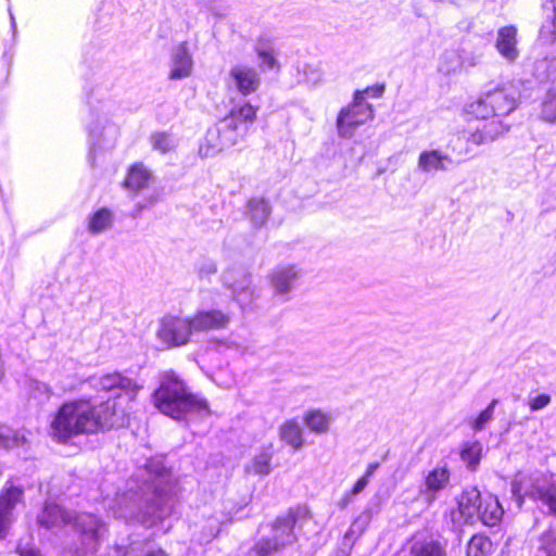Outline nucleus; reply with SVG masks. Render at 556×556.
Wrapping results in <instances>:
<instances>
[{"mask_svg": "<svg viewBox=\"0 0 556 556\" xmlns=\"http://www.w3.org/2000/svg\"><path fill=\"white\" fill-rule=\"evenodd\" d=\"M482 450V444L479 441L467 443L463 447L460 452V458L470 470H476L478 467L481 459Z\"/></svg>", "mask_w": 556, "mask_h": 556, "instance_id": "nucleus-32", "label": "nucleus"}, {"mask_svg": "<svg viewBox=\"0 0 556 556\" xmlns=\"http://www.w3.org/2000/svg\"><path fill=\"white\" fill-rule=\"evenodd\" d=\"M192 71V59L188 52L187 45L180 43L173 54V66L169 77L172 79H181L190 76Z\"/></svg>", "mask_w": 556, "mask_h": 556, "instance_id": "nucleus-20", "label": "nucleus"}, {"mask_svg": "<svg viewBox=\"0 0 556 556\" xmlns=\"http://www.w3.org/2000/svg\"><path fill=\"white\" fill-rule=\"evenodd\" d=\"M451 471L446 465H438L434 468L424 471L422 480L419 485V496L425 503L431 505L434 503L441 492L450 484Z\"/></svg>", "mask_w": 556, "mask_h": 556, "instance_id": "nucleus-13", "label": "nucleus"}, {"mask_svg": "<svg viewBox=\"0 0 556 556\" xmlns=\"http://www.w3.org/2000/svg\"><path fill=\"white\" fill-rule=\"evenodd\" d=\"M368 483L369 481L366 478L361 477L353 488L342 496L339 502V507L341 509L346 508L351 503H353L354 498L366 489Z\"/></svg>", "mask_w": 556, "mask_h": 556, "instance_id": "nucleus-40", "label": "nucleus"}, {"mask_svg": "<svg viewBox=\"0 0 556 556\" xmlns=\"http://www.w3.org/2000/svg\"><path fill=\"white\" fill-rule=\"evenodd\" d=\"M26 439L24 434L9 429L0 428V447L13 448L24 445Z\"/></svg>", "mask_w": 556, "mask_h": 556, "instance_id": "nucleus-38", "label": "nucleus"}, {"mask_svg": "<svg viewBox=\"0 0 556 556\" xmlns=\"http://www.w3.org/2000/svg\"><path fill=\"white\" fill-rule=\"evenodd\" d=\"M37 522L48 530L70 526L60 542L62 556L96 554L108 532L105 522L99 516L90 513H73L52 501L45 502L37 516Z\"/></svg>", "mask_w": 556, "mask_h": 556, "instance_id": "nucleus-2", "label": "nucleus"}, {"mask_svg": "<svg viewBox=\"0 0 556 556\" xmlns=\"http://www.w3.org/2000/svg\"><path fill=\"white\" fill-rule=\"evenodd\" d=\"M379 510L377 502L370 501L363 511L353 520L349 533L351 535H361L369 526L372 516Z\"/></svg>", "mask_w": 556, "mask_h": 556, "instance_id": "nucleus-26", "label": "nucleus"}, {"mask_svg": "<svg viewBox=\"0 0 556 556\" xmlns=\"http://www.w3.org/2000/svg\"><path fill=\"white\" fill-rule=\"evenodd\" d=\"M491 540L482 534L473 535L467 544V556H488L492 552Z\"/></svg>", "mask_w": 556, "mask_h": 556, "instance_id": "nucleus-31", "label": "nucleus"}, {"mask_svg": "<svg viewBox=\"0 0 556 556\" xmlns=\"http://www.w3.org/2000/svg\"><path fill=\"white\" fill-rule=\"evenodd\" d=\"M278 50L264 51L255 53L257 66L261 72H275L279 73L281 64L278 60Z\"/></svg>", "mask_w": 556, "mask_h": 556, "instance_id": "nucleus-33", "label": "nucleus"}, {"mask_svg": "<svg viewBox=\"0 0 556 556\" xmlns=\"http://www.w3.org/2000/svg\"><path fill=\"white\" fill-rule=\"evenodd\" d=\"M412 556H446L444 547L438 542L416 543L410 548Z\"/></svg>", "mask_w": 556, "mask_h": 556, "instance_id": "nucleus-36", "label": "nucleus"}, {"mask_svg": "<svg viewBox=\"0 0 556 556\" xmlns=\"http://www.w3.org/2000/svg\"><path fill=\"white\" fill-rule=\"evenodd\" d=\"M200 153L203 154L204 156L210 155L208 151L203 152V148H200Z\"/></svg>", "mask_w": 556, "mask_h": 556, "instance_id": "nucleus-60", "label": "nucleus"}, {"mask_svg": "<svg viewBox=\"0 0 556 556\" xmlns=\"http://www.w3.org/2000/svg\"><path fill=\"white\" fill-rule=\"evenodd\" d=\"M217 268L216 265L212 262L207 263L200 269V275H210L216 273Z\"/></svg>", "mask_w": 556, "mask_h": 556, "instance_id": "nucleus-52", "label": "nucleus"}, {"mask_svg": "<svg viewBox=\"0 0 556 556\" xmlns=\"http://www.w3.org/2000/svg\"><path fill=\"white\" fill-rule=\"evenodd\" d=\"M153 402L162 414L176 420L210 415L206 400L190 393L185 381L172 370L161 375L160 386L153 393Z\"/></svg>", "mask_w": 556, "mask_h": 556, "instance_id": "nucleus-4", "label": "nucleus"}, {"mask_svg": "<svg viewBox=\"0 0 556 556\" xmlns=\"http://www.w3.org/2000/svg\"><path fill=\"white\" fill-rule=\"evenodd\" d=\"M523 482L515 480L511 483V493L517 498L519 506L522 503L523 495L540 501L542 505L547 507L548 513L556 514V481H551L546 477H538L533 479L530 489H525L522 494Z\"/></svg>", "mask_w": 556, "mask_h": 556, "instance_id": "nucleus-10", "label": "nucleus"}, {"mask_svg": "<svg viewBox=\"0 0 556 556\" xmlns=\"http://www.w3.org/2000/svg\"><path fill=\"white\" fill-rule=\"evenodd\" d=\"M533 75L540 81L556 79V55L535 61Z\"/></svg>", "mask_w": 556, "mask_h": 556, "instance_id": "nucleus-29", "label": "nucleus"}, {"mask_svg": "<svg viewBox=\"0 0 556 556\" xmlns=\"http://www.w3.org/2000/svg\"><path fill=\"white\" fill-rule=\"evenodd\" d=\"M477 508H478L479 513H477V515H475L472 517V523L476 521H481V513L483 511V505H478Z\"/></svg>", "mask_w": 556, "mask_h": 556, "instance_id": "nucleus-55", "label": "nucleus"}, {"mask_svg": "<svg viewBox=\"0 0 556 556\" xmlns=\"http://www.w3.org/2000/svg\"><path fill=\"white\" fill-rule=\"evenodd\" d=\"M304 83L314 87L323 80V73L319 68L313 66H305L304 68Z\"/></svg>", "mask_w": 556, "mask_h": 556, "instance_id": "nucleus-45", "label": "nucleus"}, {"mask_svg": "<svg viewBox=\"0 0 556 556\" xmlns=\"http://www.w3.org/2000/svg\"><path fill=\"white\" fill-rule=\"evenodd\" d=\"M374 117L372 106L363 102V93L355 92L354 102L343 108L337 118V131L341 138L353 137L355 130L361 125Z\"/></svg>", "mask_w": 556, "mask_h": 556, "instance_id": "nucleus-9", "label": "nucleus"}, {"mask_svg": "<svg viewBox=\"0 0 556 556\" xmlns=\"http://www.w3.org/2000/svg\"><path fill=\"white\" fill-rule=\"evenodd\" d=\"M463 54L464 67H473L478 64L480 56L475 53H467L464 49L459 51Z\"/></svg>", "mask_w": 556, "mask_h": 556, "instance_id": "nucleus-49", "label": "nucleus"}, {"mask_svg": "<svg viewBox=\"0 0 556 556\" xmlns=\"http://www.w3.org/2000/svg\"><path fill=\"white\" fill-rule=\"evenodd\" d=\"M383 90H384V87H380L379 94H381Z\"/></svg>", "mask_w": 556, "mask_h": 556, "instance_id": "nucleus-61", "label": "nucleus"}, {"mask_svg": "<svg viewBox=\"0 0 556 556\" xmlns=\"http://www.w3.org/2000/svg\"><path fill=\"white\" fill-rule=\"evenodd\" d=\"M274 456L273 445L264 446L258 454H256L251 462V468L254 473L267 476L271 471V459Z\"/></svg>", "mask_w": 556, "mask_h": 556, "instance_id": "nucleus-27", "label": "nucleus"}, {"mask_svg": "<svg viewBox=\"0 0 556 556\" xmlns=\"http://www.w3.org/2000/svg\"><path fill=\"white\" fill-rule=\"evenodd\" d=\"M21 556H40V554L37 551L34 549H20Z\"/></svg>", "mask_w": 556, "mask_h": 556, "instance_id": "nucleus-54", "label": "nucleus"}, {"mask_svg": "<svg viewBox=\"0 0 556 556\" xmlns=\"http://www.w3.org/2000/svg\"><path fill=\"white\" fill-rule=\"evenodd\" d=\"M121 415L115 409V402L97 404L91 399H79L64 403L55 413L50 424V435L58 442H66L79 434H90L119 425Z\"/></svg>", "mask_w": 556, "mask_h": 556, "instance_id": "nucleus-3", "label": "nucleus"}, {"mask_svg": "<svg viewBox=\"0 0 556 556\" xmlns=\"http://www.w3.org/2000/svg\"><path fill=\"white\" fill-rule=\"evenodd\" d=\"M194 334L190 317L164 316L156 330V338L168 349L188 344Z\"/></svg>", "mask_w": 556, "mask_h": 556, "instance_id": "nucleus-8", "label": "nucleus"}, {"mask_svg": "<svg viewBox=\"0 0 556 556\" xmlns=\"http://www.w3.org/2000/svg\"><path fill=\"white\" fill-rule=\"evenodd\" d=\"M495 48L502 58L509 63H514L519 56L517 48V28L515 26H504L500 28Z\"/></svg>", "mask_w": 556, "mask_h": 556, "instance_id": "nucleus-18", "label": "nucleus"}, {"mask_svg": "<svg viewBox=\"0 0 556 556\" xmlns=\"http://www.w3.org/2000/svg\"><path fill=\"white\" fill-rule=\"evenodd\" d=\"M144 556H167V554L163 549L157 548V549L148 552Z\"/></svg>", "mask_w": 556, "mask_h": 556, "instance_id": "nucleus-53", "label": "nucleus"}, {"mask_svg": "<svg viewBox=\"0 0 556 556\" xmlns=\"http://www.w3.org/2000/svg\"><path fill=\"white\" fill-rule=\"evenodd\" d=\"M10 20H11L12 28L15 30V28H16V23H15L14 15L12 14V12H11V11H10Z\"/></svg>", "mask_w": 556, "mask_h": 556, "instance_id": "nucleus-58", "label": "nucleus"}, {"mask_svg": "<svg viewBox=\"0 0 556 556\" xmlns=\"http://www.w3.org/2000/svg\"><path fill=\"white\" fill-rule=\"evenodd\" d=\"M150 141L153 149L162 153H166L175 147L173 138L166 132L153 134Z\"/></svg>", "mask_w": 556, "mask_h": 556, "instance_id": "nucleus-41", "label": "nucleus"}, {"mask_svg": "<svg viewBox=\"0 0 556 556\" xmlns=\"http://www.w3.org/2000/svg\"><path fill=\"white\" fill-rule=\"evenodd\" d=\"M190 318L194 334L203 331L224 329L230 321V316L220 309H201Z\"/></svg>", "mask_w": 556, "mask_h": 556, "instance_id": "nucleus-16", "label": "nucleus"}, {"mask_svg": "<svg viewBox=\"0 0 556 556\" xmlns=\"http://www.w3.org/2000/svg\"><path fill=\"white\" fill-rule=\"evenodd\" d=\"M149 178L150 173L144 167L141 165H135L130 168L127 175L125 186L128 189L138 191L147 186Z\"/></svg>", "mask_w": 556, "mask_h": 556, "instance_id": "nucleus-30", "label": "nucleus"}, {"mask_svg": "<svg viewBox=\"0 0 556 556\" xmlns=\"http://www.w3.org/2000/svg\"><path fill=\"white\" fill-rule=\"evenodd\" d=\"M307 516V509L302 506L290 508L285 515L278 516L270 528V534L262 536L251 553H255L256 556H269L281 547L291 545L296 539L295 525Z\"/></svg>", "mask_w": 556, "mask_h": 556, "instance_id": "nucleus-5", "label": "nucleus"}, {"mask_svg": "<svg viewBox=\"0 0 556 556\" xmlns=\"http://www.w3.org/2000/svg\"><path fill=\"white\" fill-rule=\"evenodd\" d=\"M535 556H556V530H549L539 538Z\"/></svg>", "mask_w": 556, "mask_h": 556, "instance_id": "nucleus-35", "label": "nucleus"}, {"mask_svg": "<svg viewBox=\"0 0 556 556\" xmlns=\"http://www.w3.org/2000/svg\"><path fill=\"white\" fill-rule=\"evenodd\" d=\"M379 463H371L368 465L365 473L362 476L363 478H366L368 481L370 480L371 476L376 472V470L379 468Z\"/></svg>", "mask_w": 556, "mask_h": 556, "instance_id": "nucleus-51", "label": "nucleus"}, {"mask_svg": "<svg viewBox=\"0 0 556 556\" xmlns=\"http://www.w3.org/2000/svg\"><path fill=\"white\" fill-rule=\"evenodd\" d=\"M540 117L544 122L556 123V87L547 91L541 104Z\"/></svg>", "mask_w": 556, "mask_h": 556, "instance_id": "nucleus-34", "label": "nucleus"}, {"mask_svg": "<svg viewBox=\"0 0 556 556\" xmlns=\"http://www.w3.org/2000/svg\"><path fill=\"white\" fill-rule=\"evenodd\" d=\"M257 110H258V105L253 104L251 102V100H245V114H244L245 122L253 121L256 115Z\"/></svg>", "mask_w": 556, "mask_h": 556, "instance_id": "nucleus-50", "label": "nucleus"}, {"mask_svg": "<svg viewBox=\"0 0 556 556\" xmlns=\"http://www.w3.org/2000/svg\"><path fill=\"white\" fill-rule=\"evenodd\" d=\"M231 344H232V343H222V342H218V343H217V350H218L219 352H222L224 348H226V349H230V348H231Z\"/></svg>", "mask_w": 556, "mask_h": 556, "instance_id": "nucleus-56", "label": "nucleus"}, {"mask_svg": "<svg viewBox=\"0 0 556 556\" xmlns=\"http://www.w3.org/2000/svg\"><path fill=\"white\" fill-rule=\"evenodd\" d=\"M252 49L254 53L277 50L276 38L268 33H262L253 39Z\"/></svg>", "mask_w": 556, "mask_h": 556, "instance_id": "nucleus-39", "label": "nucleus"}, {"mask_svg": "<svg viewBox=\"0 0 556 556\" xmlns=\"http://www.w3.org/2000/svg\"><path fill=\"white\" fill-rule=\"evenodd\" d=\"M229 85H233L236 89L243 93V70L240 67H235L230 73V83Z\"/></svg>", "mask_w": 556, "mask_h": 556, "instance_id": "nucleus-46", "label": "nucleus"}, {"mask_svg": "<svg viewBox=\"0 0 556 556\" xmlns=\"http://www.w3.org/2000/svg\"><path fill=\"white\" fill-rule=\"evenodd\" d=\"M28 388H29L30 395L35 400H37L38 402H41V403L48 401L52 393L50 387L47 383L38 381V380H31L29 382Z\"/></svg>", "mask_w": 556, "mask_h": 556, "instance_id": "nucleus-42", "label": "nucleus"}, {"mask_svg": "<svg viewBox=\"0 0 556 556\" xmlns=\"http://www.w3.org/2000/svg\"><path fill=\"white\" fill-rule=\"evenodd\" d=\"M23 489L9 486L0 494V539L7 535L8 528L13 520V510L23 497Z\"/></svg>", "mask_w": 556, "mask_h": 556, "instance_id": "nucleus-17", "label": "nucleus"}, {"mask_svg": "<svg viewBox=\"0 0 556 556\" xmlns=\"http://www.w3.org/2000/svg\"><path fill=\"white\" fill-rule=\"evenodd\" d=\"M75 388V384L74 383H68V384H62L61 386V390L62 391H68V390H72Z\"/></svg>", "mask_w": 556, "mask_h": 556, "instance_id": "nucleus-57", "label": "nucleus"}, {"mask_svg": "<svg viewBox=\"0 0 556 556\" xmlns=\"http://www.w3.org/2000/svg\"><path fill=\"white\" fill-rule=\"evenodd\" d=\"M481 505H483V511L481 513V522L483 525L493 527L502 520L504 509L496 496L485 493Z\"/></svg>", "mask_w": 556, "mask_h": 556, "instance_id": "nucleus-23", "label": "nucleus"}, {"mask_svg": "<svg viewBox=\"0 0 556 556\" xmlns=\"http://www.w3.org/2000/svg\"><path fill=\"white\" fill-rule=\"evenodd\" d=\"M497 404V400H492L485 409H483L479 416L475 419L472 428L480 431L484 426L493 418L494 409Z\"/></svg>", "mask_w": 556, "mask_h": 556, "instance_id": "nucleus-43", "label": "nucleus"}, {"mask_svg": "<svg viewBox=\"0 0 556 556\" xmlns=\"http://www.w3.org/2000/svg\"><path fill=\"white\" fill-rule=\"evenodd\" d=\"M464 62L458 50H446L439 60L438 71L443 75H452L464 68Z\"/></svg>", "mask_w": 556, "mask_h": 556, "instance_id": "nucleus-24", "label": "nucleus"}, {"mask_svg": "<svg viewBox=\"0 0 556 556\" xmlns=\"http://www.w3.org/2000/svg\"><path fill=\"white\" fill-rule=\"evenodd\" d=\"M88 382L98 390L111 392L114 396H121L124 394L129 401L135 400L137 393L142 388V386L135 379L121 372L106 374L101 377H91Z\"/></svg>", "mask_w": 556, "mask_h": 556, "instance_id": "nucleus-12", "label": "nucleus"}, {"mask_svg": "<svg viewBox=\"0 0 556 556\" xmlns=\"http://www.w3.org/2000/svg\"><path fill=\"white\" fill-rule=\"evenodd\" d=\"M280 439L295 450L304 445L303 429L296 419L285 421L279 428Z\"/></svg>", "mask_w": 556, "mask_h": 556, "instance_id": "nucleus-22", "label": "nucleus"}, {"mask_svg": "<svg viewBox=\"0 0 556 556\" xmlns=\"http://www.w3.org/2000/svg\"><path fill=\"white\" fill-rule=\"evenodd\" d=\"M517 108L516 91L513 87H497L485 91L478 100L467 105L468 114L478 119L490 116L504 117Z\"/></svg>", "mask_w": 556, "mask_h": 556, "instance_id": "nucleus-7", "label": "nucleus"}, {"mask_svg": "<svg viewBox=\"0 0 556 556\" xmlns=\"http://www.w3.org/2000/svg\"><path fill=\"white\" fill-rule=\"evenodd\" d=\"M330 417L318 410H309L304 415V422L307 428L315 433H326L329 430Z\"/></svg>", "mask_w": 556, "mask_h": 556, "instance_id": "nucleus-28", "label": "nucleus"}, {"mask_svg": "<svg viewBox=\"0 0 556 556\" xmlns=\"http://www.w3.org/2000/svg\"><path fill=\"white\" fill-rule=\"evenodd\" d=\"M484 501V494L476 486H469L463 490L457 498V509L452 511V519L458 522L463 519L465 523H472V517L479 513L478 505Z\"/></svg>", "mask_w": 556, "mask_h": 556, "instance_id": "nucleus-15", "label": "nucleus"}, {"mask_svg": "<svg viewBox=\"0 0 556 556\" xmlns=\"http://www.w3.org/2000/svg\"><path fill=\"white\" fill-rule=\"evenodd\" d=\"M173 507L170 472L163 460L150 459L116 494L111 509L117 518L152 527L168 517Z\"/></svg>", "mask_w": 556, "mask_h": 556, "instance_id": "nucleus-1", "label": "nucleus"}, {"mask_svg": "<svg viewBox=\"0 0 556 556\" xmlns=\"http://www.w3.org/2000/svg\"><path fill=\"white\" fill-rule=\"evenodd\" d=\"M227 142H229V144H233L237 142V139H232V138H229V139H225Z\"/></svg>", "mask_w": 556, "mask_h": 556, "instance_id": "nucleus-59", "label": "nucleus"}, {"mask_svg": "<svg viewBox=\"0 0 556 556\" xmlns=\"http://www.w3.org/2000/svg\"><path fill=\"white\" fill-rule=\"evenodd\" d=\"M509 130V125L504 123L501 117L490 116L471 131L467 137V142L475 146L489 144Z\"/></svg>", "mask_w": 556, "mask_h": 556, "instance_id": "nucleus-14", "label": "nucleus"}, {"mask_svg": "<svg viewBox=\"0 0 556 556\" xmlns=\"http://www.w3.org/2000/svg\"><path fill=\"white\" fill-rule=\"evenodd\" d=\"M551 403V396L541 394L530 400L529 406L532 412L540 410Z\"/></svg>", "mask_w": 556, "mask_h": 556, "instance_id": "nucleus-47", "label": "nucleus"}, {"mask_svg": "<svg viewBox=\"0 0 556 556\" xmlns=\"http://www.w3.org/2000/svg\"><path fill=\"white\" fill-rule=\"evenodd\" d=\"M303 276L302 269L294 264L276 265L268 274V282L275 296L289 301Z\"/></svg>", "mask_w": 556, "mask_h": 556, "instance_id": "nucleus-11", "label": "nucleus"}, {"mask_svg": "<svg viewBox=\"0 0 556 556\" xmlns=\"http://www.w3.org/2000/svg\"><path fill=\"white\" fill-rule=\"evenodd\" d=\"M112 108L110 102H101L90 109L87 129L90 144L89 157L92 163L99 151L110 150L116 142L118 128L110 119Z\"/></svg>", "mask_w": 556, "mask_h": 556, "instance_id": "nucleus-6", "label": "nucleus"}, {"mask_svg": "<svg viewBox=\"0 0 556 556\" xmlns=\"http://www.w3.org/2000/svg\"><path fill=\"white\" fill-rule=\"evenodd\" d=\"M113 219L112 211L106 207L99 208L89 217L88 230L92 235H99L111 228Z\"/></svg>", "mask_w": 556, "mask_h": 556, "instance_id": "nucleus-25", "label": "nucleus"}, {"mask_svg": "<svg viewBox=\"0 0 556 556\" xmlns=\"http://www.w3.org/2000/svg\"><path fill=\"white\" fill-rule=\"evenodd\" d=\"M245 97L254 91H256L261 85V76L260 72L255 68H245Z\"/></svg>", "mask_w": 556, "mask_h": 556, "instance_id": "nucleus-44", "label": "nucleus"}, {"mask_svg": "<svg viewBox=\"0 0 556 556\" xmlns=\"http://www.w3.org/2000/svg\"><path fill=\"white\" fill-rule=\"evenodd\" d=\"M233 274L235 273L232 269L226 270L223 274V282L226 287H228L229 289H232L233 292H236L237 289L239 288V281L233 278Z\"/></svg>", "mask_w": 556, "mask_h": 556, "instance_id": "nucleus-48", "label": "nucleus"}, {"mask_svg": "<svg viewBox=\"0 0 556 556\" xmlns=\"http://www.w3.org/2000/svg\"><path fill=\"white\" fill-rule=\"evenodd\" d=\"M245 208V215H249L250 222L255 228L264 226L271 213V207L264 198L251 199Z\"/></svg>", "mask_w": 556, "mask_h": 556, "instance_id": "nucleus-21", "label": "nucleus"}, {"mask_svg": "<svg viewBox=\"0 0 556 556\" xmlns=\"http://www.w3.org/2000/svg\"><path fill=\"white\" fill-rule=\"evenodd\" d=\"M243 123V108L239 106L233 109L229 116H226L220 122V128L223 136H227L228 131H235Z\"/></svg>", "mask_w": 556, "mask_h": 556, "instance_id": "nucleus-37", "label": "nucleus"}, {"mask_svg": "<svg viewBox=\"0 0 556 556\" xmlns=\"http://www.w3.org/2000/svg\"><path fill=\"white\" fill-rule=\"evenodd\" d=\"M453 164L452 157L440 150L424 151L418 159V167L424 173L446 172Z\"/></svg>", "mask_w": 556, "mask_h": 556, "instance_id": "nucleus-19", "label": "nucleus"}]
</instances>
